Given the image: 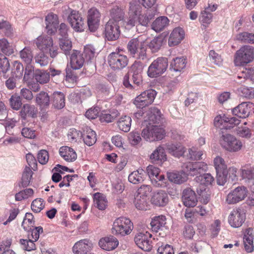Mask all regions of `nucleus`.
<instances>
[{
	"label": "nucleus",
	"mask_w": 254,
	"mask_h": 254,
	"mask_svg": "<svg viewBox=\"0 0 254 254\" xmlns=\"http://www.w3.org/2000/svg\"><path fill=\"white\" fill-rule=\"evenodd\" d=\"M196 182L200 185V188H202V187H206V186L211 185L213 182L214 179L210 174H204L202 175H200L195 178Z\"/></svg>",
	"instance_id": "obj_42"
},
{
	"label": "nucleus",
	"mask_w": 254,
	"mask_h": 254,
	"mask_svg": "<svg viewBox=\"0 0 254 254\" xmlns=\"http://www.w3.org/2000/svg\"><path fill=\"white\" fill-rule=\"evenodd\" d=\"M168 65V62L167 58H158L148 67V75L151 78L160 76L166 70Z\"/></svg>",
	"instance_id": "obj_6"
},
{
	"label": "nucleus",
	"mask_w": 254,
	"mask_h": 254,
	"mask_svg": "<svg viewBox=\"0 0 254 254\" xmlns=\"http://www.w3.org/2000/svg\"><path fill=\"white\" fill-rule=\"evenodd\" d=\"M156 95L154 90H146L135 98L133 103L137 108L142 109L152 103Z\"/></svg>",
	"instance_id": "obj_9"
},
{
	"label": "nucleus",
	"mask_w": 254,
	"mask_h": 254,
	"mask_svg": "<svg viewBox=\"0 0 254 254\" xmlns=\"http://www.w3.org/2000/svg\"><path fill=\"white\" fill-rule=\"evenodd\" d=\"M203 152L202 151H197L195 147L190 148L188 150L187 157L191 160H197L202 159Z\"/></svg>",
	"instance_id": "obj_58"
},
{
	"label": "nucleus",
	"mask_w": 254,
	"mask_h": 254,
	"mask_svg": "<svg viewBox=\"0 0 254 254\" xmlns=\"http://www.w3.org/2000/svg\"><path fill=\"white\" fill-rule=\"evenodd\" d=\"M237 40L251 44H254V34L248 32H242L237 35Z\"/></svg>",
	"instance_id": "obj_52"
},
{
	"label": "nucleus",
	"mask_w": 254,
	"mask_h": 254,
	"mask_svg": "<svg viewBox=\"0 0 254 254\" xmlns=\"http://www.w3.org/2000/svg\"><path fill=\"white\" fill-rule=\"evenodd\" d=\"M228 174V170L216 171L217 184L220 186H223L227 182Z\"/></svg>",
	"instance_id": "obj_62"
},
{
	"label": "nucleus",
	"mask_w": 254,
	"mask_h": 254,
	"mask_svg": "<svg viewBox=\"0 0 254 254\" xmlns=\"http://www.w3.org/2000/svg\"><path fill=\"white\" fill-rule=\"evenodd\" d=\"M185 32L184 30L177 27L175 28L171 33L169 39L168 45L169 46H175L178 45L184 38Z\"/></svg>",
	"instance_id": "obj_23"
},
{
	"label": "nucleus",
	"mask_w": 254,
	"mask_h": 254,
	"mask_svg": "<svg viewBox=\"0 0 254 254\" xmlns=\"http://www.w3.org/2000/svg\"><path fill=\"white\" fill-rule=\"evenodd\" d=\"M164 38L160 36L153 38L148 44V47L153 53L158 51L163 45Z\"/></svg>",
	"instance_id": "obj_43"
},
{
	"label": "nucleus",
	"mask_w": 254,
	"mask_h": 254,
	"mask_svg": "<svg viewBox=\"0 0 254 254\" xmlns=\"http://www.w3.org/2000/svg\"><path fill=\"white\" fill-rule=\"evenodd\" d=\"M169 20L167 17L161 16L157 18L152 24V28L156 32L162 31L169 24Z\"/></svg>",
	"instance_id": "obj_37"
},
{
	"label": "nucleus",
	"mask_w": 254,
	"mask_h": 254,
	"mask_svg": "<svg viewBox=\"0 0 254 254\" xmlns=\"http://www.w3.org/2000/svg\"><path fill=\"white\" fill-rule=\"evenodd\" d=\"M120 23L114 20H109L105 25V32L108 40H116L120 35Z\"/></svg>",
	"instance_id": "obj_15"
},
{
	"label": "nucleus",
	"mask_w": 254,
	"mask_h": 254,
	"mask_svg": "<svg viewBox=\"0 0 254 254\" xmlns=\"http://www.w3.org/2000/svg\"><path fill=\"white\" fill-rule=\"evenodd\" d=\"M146 43L140 40L139 38H133L127 44V49L133 57L144 60L146 58Z\"/></svg>",
	"instance_id": "obj_4"
},
{
	"label": "nucleus",
	"mask_w": 254,
	"mask_h": 254,
	"mask_svg": "<svg viewBox=\"0 0 254 254\" xmlns=\"http://www.w3.org/2000/svg\"><path fill=\"white\" fill-rule=\"evenodd\" d=\"M236 133L239 136L247 139H249L252 136L251 130L246 127H238Z\"/></svg>",
	"instance_id": "obj_63"
},
{
	"label": "nucleus",
	"mask_w": 254,
	"mask_h": 254,
	"mask_svg": "<svg viewBox=\"0 0 254 254\" xmlns=\"http://www.w3.org/2000/svg\"><path fill=\"white\" fill-rule=\"evenodd\" d=\"M22 61L26 64H31L33 55L31 49L29 47H25L19 53Z\"/></svg>",
	"instance_id": "obj_46"
},
{
	"label": "nucleus",
	"mask_w": 254,
	"mask_h": 254,
	"mask_svg": "<svg viewBox=\"0 0 254 254\" xmlns=\"http://www.w3.org/2000/svg\"><path fill=\"white\" fill-rule=\"evenodd\" d=\"M35 62L41 66H46L49 63L48 57L42 51L35 56Z\"/></svg>",
	"instance_id": "obj_59"
},
{
	"label": "nucleus",
	"mask_w": 254,
	"mask_h": 254,
	"mask_svg": "<svg viewBox=\"0 0 254 254\" xmlns=\"http://www.w3.org/2000/svg\"><path fill=\"white\" fill-rule=\"evenodd\" d=\"M142 7L138 4L134 2L129 3V7L128 12V17L126 21L127 26L131 28L138 22V25L147 26L152 16L142 14Z\"/></svg>",
	"instance_id": "obj_1"
},
{
	"label": "nucleus",
	"mask_w": 254,
	"mask_h": 254,
	"mask_svg": "<svg viewBox=\"0 0 254 254\" xmlns=\"http://www.w3.org/2000/svg\"><path fill=\"white\" fill-rule=\"evenodd\" d=\"M234 115L242 118H246L254 114V104L245 102L238 105L232 110Z\"/></svg>",
	"instance_id": "obj_14"
},
{
	"label": "nucleus",
	"mask_w": 254,
	"mask_h": 254,
	"mask_svg": "<svg viewBox=\"0 0 254 254\" xmlns=\"http://www.w3.org/2000/svg\"><path fill=\"white\" fill-rule=\"evenodd\" d=\"M131 121V119L129 116H122L117 122L118 126L121 130L127 132L130 130Z\"/></svg>",
	"instance_id": "obj_38"
},
{
	"label": "nucleus",
	"mask_w": 254,
	"mask_h": 254,
	"mask_svg": "<svg viewBox=\"0 0 254 254\" xmlns=\"http://www.w3.org/2000/svg\"><path fill=\"white\" fill-rule=\"evenodd\" d=\"M108 63L112 68L120 69L127 65L128 59L126 55L113 52L108 56Z\"/></svg>",
	"instance_id": "obj_13"
},
{
	"label": "nucleus",
	"mask_w": 254,
	"mask_h": 254,
	"mask_svg": "<svg viewBox=\"0 0 254 254\" xmlns=\"http://www.w3.org/2000/svg\"><path fill=\"white\" fill-rule=\"evenodd\" d=\"M59 152L60 156L66 162H72L77 158L76 152L70 147L62 146L60 148Z\"/></svg>",
	"instance_id": "obj_26"
},
{
	"label": "nucleus",
	"mask_w": 254,
	"mask_h": 254,
	"mask_svg": "<svg viewBox=\"0 0 254 254\" xmlns=\"http://www.w3.org/2000/svg\"><path fill=\"white\" fill-rule=\"evenodd\" d=\"M146 172L154 186L161 188L167 186L166 179L163 175H160L159 168L153 165H149L146 168Z\"/></svg>",
	"instance_id": "obj_11"
},
{
	"label": "nucleus",
	"mask_w": 254,
	"mask_h": 254,
	"mask_svg": "<svg viewBox=\"0 0 254 254\" xmlns=\"http://www.w3.org/2000/svg\"><path fill=\"white\" fill-rule=\"evenodd\" d=\"M213 164L216 171L227 170L225 161L221 157L217 156L214 158Z\"/></svg>",
	"instance_id": "obj_57"
},
{
	"label": "nucleus",
	"mask_w": 254,
	"mask_h": 254,
	"mask_svg": "<svg viewBox=\"0 0 254 254\" xmlns=\"http://www.w3.org/2000/svg\"><path fill=\"white\" fill-rule=\"evenodd\" d=\"M85 63V59L80 52L74 50L70 57V64L73 69L76 70L81 68Z\"/></svg>",
	"instance_id": "obj_21"
},
{
	"label": "nucleus",
	"mask_w": 254,
	"mask_h": 254,
	"mask_svg": "<svg viewBox=\"0 0 254 254\" xmlns=\"http://www.w3.org/2000/svg\"><path fill=\"white\" fill-rule=\"evenodd\" d=\"M38 110L34 105L25 104L22 106L20 112L21 117L25 120L27 117L35 118L37 117Z\"/></svg>",
	"instance_id": "obj_30"
},
{
	"label": "nucleus",
	"mask_w": 254,
	"mask_h": 254,
	"mask_svg": "<svg viewBox=\"0 0 254 254\" xmlns=\"http://www.w3.org/2000/svg\"><path fill=\"white\" fill-rule=\"evenodd\" d=\"M168 195L163 190H160L154 193L151 199V203L158 206H165L168 203Z\"/></svg>",
	"instance_id": "obj_25"
},
{
	"label": "nucleus",
	"mask_w": 254,
	"mask_h": 254,
	"mask_svg": "<svg viewBox=\"0 0 254 254\" xmlns=\"http://www.w3.org/2000/svg\"><path fill=\"white\" fill-rule=\"evenodd\" d=\"M96 135L95 132L90 128L87 127L84 134V142L88 146L93 145L96 141Z\"/></svg>",
	"instance_id": "obj_44"
},
{
	"label": "nucleus",
	"mask_w": 254,
	"mask_h": 254,
	"mask_svg": "<svg viewBox=\"0 0 254 254\" xmlns=\"http://www.w3.org/2000/svg\"><path fill=\"white\" fill-rule=\"evenodd\" d=\"M133 228V224L130 219L126 217H120L114 221L111 232L114 235L124 236L129 235Z\"/></svg>",
	"instance_id": "obj_2"
},
{
	"label": "nucleus",
	"mask_w": 254,
	"mask_h": 254,
	"mask_svg": "<svg viewBox=\"0 0 254 254\" xmlns=\"http://www.w3.org/2000/svg\"><path fill=\"white\" fill-rule=\"evenodd\" d=\"M51 101L55 108L62 109L65 105V96L61 92H55L53 94Z\"/></svg>",
	"instance_id": "obj_36"
},
{
	"label": "nucleus",
	"mask_w": 254,
	"mask_h": 254,
	"mask_svg": "<svg viewBox=\"0 0 254 254\" xmlns=\"http://www.w3.org/2000/svg\"><path fill=\"white\" fill-rule=\"evenodd\" d=\"M119 241L114 236L105 237L101 239L99 242V246L106 251H112L116 249L119 245Z\"/></svg>",
	"instance_id": "obj_24"
},
{
	"label": "nucleus",
	"mask_w": 254,
	"mask_h": 254,
	"mask_svg": "<svg viewBox=\"0 0 254 254\" xmlns=\"http://www.w3.org/2000/svg\"><path fill=\"white\" fill-rule=\"evenodd\" d=\"M36 45L41 51L48 52V49L54 45L53 40L50 36H40L37 38Z\"/></svg>",
	"instance_id": "obj_27"
},
{
	"label": "nucleus",
	"mask_w": 254,
	"mask_h": 254,
	"mask_svg": "<svg viewBox=\"0 0 254 254\" xmlns=\"http://www.w3.org/2000/svg\"><path fill=\"white\" fill-rule=\"evenodd\" d=\"M169 180L174 183L180 184L185 182L188 179L186 174L184 172L173 171L167 173Z\"/></svg>",
	"instance_id": "obj_32"
},
{
	"label": "nucleus",
	"mask_w": 254,
	"mask_h": 254,
	"mask_svg": "<svg viewBox=\"0 0 254 254\" xmlns=\"http://www.w3.org/2000/svg\"><path fill=\"white\" fill-rule=\"evenodd\" d=\"M166 218L165 216L160 215L153 217L150 223L152 231L157 232L162 230L166 224Z\"/></svg>",
	"instance_id": "obj_35"
},
{
	"label": "nucleus",
	"mask_w": 254,
	"mask_h": 254,
	"mask_svg": "<svg viewBox=\"0 0 254 254\" xmlns=\"http://www.w3.org/2000/svg\"><path fill=\"white\" fill-rule=\"evenodd\" d=\"M151 236L147 231H138L135 236L134 242L140 249L144 251H150L152 248L150 241Z\"/></svg>",
	"instance_id": "obj_12"
},
{
	"label": "nucleus",
	"mask_w": 254,
	"mask_h": 254,
	"mask_svg": "<svg viewBox=\"0 0 254 254\" xmlns=\"http://www.w3.org/2000/svg\"><path fill=\"white\" fill-rule=\"evenodd\" d=\"M45 21L48 34L55 33L59 24L57 15L50 13L46 16Z\"/></svg>",
	"instance_id": "obj_22"
},
{
	"label": "nucleus",
	"mask_w": 254,
	"mask_h": 254,
	"mask_svg": "<svg viewBox=\"0 0 254 254\" xmlns=\"http://www.w3.org/2000/svg\"><path fill=\"white\" fill-rule=\"evenodd\" d=\"M50 99L47 93L41 92L36 97V102L42 107L49 106Z\"/></svg>",
	"instance_id": "obj_47"
},
{
	"label": "nucleus",
	"mask_w": 254,
	"mask_h": 254,
	"mask_svg": "<svg viewBox=\"0 0 254 254\" xmlns=\"http://www.w3.org/2000/svg\"><path fill=\"white\" fill-rule=\"evenodd\" d=\"M101 14L95 8L90 9L87 13V24L89 29L91 32H95L99 27Z\"/></svg>",
	"instance_id": "obj_16"
},
{
	"label": "nucleus",
	"mask_w": 254,
	"mask_h": 254,
	"mask_svg": "<svg viewBox=\"0 0 254 254\" xmlns=\"http://www.w3.org/2000/svg\"><path fill=\"white\" fill-rule=\"evenodd\" d=\"M11 107L15 110H18L22 105L21 97L16 95L11 96L9 99Z\"/></svg>",
	"instance_id": "obj_64"
},
{
	"label": "nucleus",
	"mask_w": 254,
	"mask_h": 254,
	"mask_svg": "<svg viewBox=\"0 0 254 254\" xmlns=\"http://www.w3.org/2000/svg\"><path fill=\"white\" fill-rule=\"evenodd\" d=\"M34 77L36 80L40 84L46 83L50 80L49 73L44 70H36Z\"/></svg>",
	"instance_id": "obj_51"
},
{
	"label": "nucleus",
	"mask_w": 254,
	"mask_h": 254,
	"mask_svg": "<svg viewBox=\"0 0 254 254\" xmlns=\"http://www.w3.org/2000/svg\"><path fill=\"white\" fill-rule=\"evenodd\" d=\"M197 193L200 196L201 201L203 203H207L209 200L210 195L209 190L206 187H202V188H199L197 190Z\"/></svg>",
	"instance_id": "obj_61"
},
{
	"label": "nucleus",
	"mask_w": 254,
	"mask_h": 254,
	"mask_svg": "<svg viewBox=\"0 0 254 254\" xmlns=\"http://www.w3.org/2000/svg\"><path fill=\"white\" fill-rule=\"evenodd\" d=\"M94 204L100 210H104L107 206V200L105 196L97 192L94 194Z\"/></svg>",
	"instance_id": "obj_39"
},
{
	"label": "nucleus",
	"mask_w": 254,
	"mask_h": 254,
	"mask_svg": "<svg viewBox=\"0 0 254 254\" xmlns=\"http://www.w3.org/2000/svg\"><path fill=\"white\" fill-rule=\"evenodd\" d=\"M148 198L136 194L134 197V203L136 208L139 210H146L147 208Z\"/></svg>",
	"instance_id": "obj_48"
},
{
	"label": "nucleus",
	"mask_w": 254,
	"mask_h": 254,
	"mask_svg": "<svg viewBox=\"0 0 254 254\" xmlns=\"http://www.w3.org/2000/svg\"><path fill=\"white\" fill-rule=\"evenodd\" d=\"M59 45L61 49L65 55L68 54L72 48V43L68 37L59 38Z\"/></svg>",
	"instance_id": "obj_54"
},
{
	"label": "nucleus",
	"mask_w": 254,
	"mask_h": 254,
	"mask_svg": "<svg viewBox=\"0 0 254 254\" xmlns=\"http://www.w3.org/2000/svg\"><path fill=\"white\" fill-rule=\"evenodd\" d=\"M128 139L129 143L132 146L139 144L142 140L140 134L137 132L132 131L128 134Z\"/></svg>",
	"instance_id": "obj_60"
},
{
	"label": "nucleus",
	"mask_w": 254,
	"mask_h": 254,
	"mask_svg": "<svg viewBox=\"0 0 254 254\" xmlns=\"http://www.w3.org/2000/svg\"><path fill=\"white\" fill-rule=\"evenodd\" d=\"M242 179L246 182L254 180V168L251 167H243L241 169Z\"/></svg>",
	"instance_id": "obj_49"
},
{
	"label": "nucleus",
	"mask_w": 254,
	"mask_h": 254,
	"mask_svg": "<svg viewBox=\"0 0 254 254\" xmlns=\"http://www.w3.org/2000/svg\"><path fill=\"white\" fill-rule=\"evenodd\" d=\"M110 19L114 20L118 23L123 20L125 17L124 9L118 5L113 6L110 10Z\"/></svg>",
	"instance_id": "obj_33"
},
{
	"label": "nucleus",
	"mask_w": 254,
	"mask_h": 254,
	"mask_svg": "<svg viewBox=\"0 0 254 254\" xmlns=\"http://www.w3.org/2000/svg\"><path fill=\"white\" fill-rule=\"evenodd\" d=\"M222 146L230 152H237L242 147V142L230 134L223 135L221 140Z\"/></svg>",
	"instance_id": "obj_8"
},
{
	"label": "nucleus",
	"mask_w": 254,
	"mask_h": 254,
	"mask_svg": "<svg viewBox=\"0 0 254 254\" xmlns=\"http://www.w3.org/2000/svg\"><path fill=\"white\" fill-rule=\"evenodd\" d=\"M245 218V213L243 210L240 208L233 209L229 216L228 222L232 227L238 228L242 226Z\"/></svg>",
	"instance_id": "obj_17"
},
{
	"label": "nucleus",
	"mask_w": 254,
	"mask_h": 254,
	"mask_svg": "<svg viewBox=\"0 0 254 254\" xmlns=\"http://www.w3.org/2000/svg\"><path fill=\"white\" fill-rule=\"evenodd\" d=\"M165 134V130L160 126L147 124L141 133L143 138L149 142L161 140L164 137Z\"/></svg>",
	"instance_id": "obj_5"
},
{
	"label": "nucleus",
	"mask_w": 254,
	"mask_h": 254,
	"mask_svg": "<svg viewBox=\"0 0 254 254\" xmlns=\"http://www.w3.org/2000/svg\"><path fill=\"white\" fill-rule=\"evenodd\" d=\"M35 221L34 216L31 213H26L25 217L22 223V227L27 231H30L32 228L34 227Z\"/></svg>",
	"instance_id": "obj_45"
},
{
	"label": "nucleus",
	"mask_w": 254,
	"mask_h": 254,
	"mask_svg": "<svg viewBox=\"0 0 254 254\" xmlns=\"http://www.w3.org/2000/svg\"><path fill=\"white\" fill-rule=\"evenodd\" d=\"M186 59L184 58H176L170 64V69L174 71H181L186 67Z\"/></svg>",
	"instance_id": "obj_41"
},
{
	"label": "nucleus",
	"mask_w": 254,
	"mask_h": 254,
	"mask_svg": "<svg viewBox=\"0 0 254 254\" xmlns=\"http://www.w3.org/2000/svg\"><path fill=\"white\" fill-rule=\"evenodd\" d=\"M254 60V48L246 45L242 47L235 55L234 63L236 66L249 64Z\"/></svg>",
	"instance_id": "obj_3"
},
{
	"label": "nucleus",
	"mask_w": 254,
	"mask_h": 254,
	"mask_svg": "<svg viewBox=\"0 0 254 254\" xmlns=\"http://www.w3.org/2000/svg\"><path fill=\"white\" fill-rule=\"evenodd\" d=\"M91 244L88 240H82L76 243L73 247L74 254H86L90 250Z\"/></svg>",
	"instance_id": "obj_29"
},
{
	"label": "nucleus",
	"mask_w": 254,
	"mask_h": 254,
	"mask_svg": "<svg viewBox=\"0 0 254 254\" xmlns=\"http://www.w3.org/2000/svg\"><path fill=\"white\" fill-rule=\"evenodd\" d=\"M24 67L23 65L17 61H15L13 63V69L12 70V76L20 79L23 76Z\"/></svg>",
	"instance_id": "obj_56"
},
{
	"label": "nucleus",
	"mask_w": 254,
	"mask_h": 254,
	"mask_svg": "<svg viewBox=\"0 0 254 254\" xmlns=\"http://www.w3.org/2000/svg\"><path fill=\"white\" fill-rule=\"evenodd\" d=\"M33 194L34 190L32 189H26L16 193L15 199L16 201H21L32 197Z\"/></svg>",
	"instance_id": "obj_55"
},
{
	"label": "nucleus",
	"mask_w": 254,
	"mask_h": 254,
	"mask_svg": "<svg viewBox=\"0 0 254 254\" xmlns=\"http://www.w3.org/2000/svg\"><path fill=\"white\" fill-rule=\"evenodd\" d=\"M165 146L168 152L176 157H180L182 156L185 151V147L180 143H169L166 144Z\"/></svg>",
	"instance_id": "obj_31"
},
{
	"label": "nucleus",
	"mask_w": 254,
	"mask_h": 254,
	"mask_svg": "<svg viewBox=\"0 0 254 254\" xmlns=\"http://www.w3.org/2000/svg\"><path fill=\"white\" fill-rule=\"evenodd\" d=\"M145 176V171L142 169H139L131 173L128 176V179L129 182L137 184L143 182Z\"/></svg>",
	"instance_id": "obj_34"
},
{
	"label": "nucleus",
	"mask_w": 254,
	"mask_h": 254,
	"mask_svg": "<svg viewBox=\"0 0 254 254\" xmlns=\"http://www.w3.org/2000/svg\"><path fill=\"white\" fill-rule=\"evenodd\" d=\"M146 118L145 121L148 122L149 125L162 124L164 121L163 115L156 108H150L146 114Z\"/></svg>",
	"instance_id": "obj_19"
},
{
	"label": "nucleus",
	"mask_w": 254,
	"mask_h": 254,
	"mask_svg": "<svg viewBox=\"0 0 254 254\" xmlns=\"http://www.w3.org/2000/svg\"><path fill=\"white\" fill-rule=\"evenodd\" d=\"M0 51L3 54L9 56L14 53L12 45L5 38L0 39Z\"/></svg>",
	"instance_id": "obj_40"
},
{
	"label": "nucleus",
	"mask_w": 254,
	"mask_h": 254,
	"mask_svg": "<svg viewBox=\"0 0 254 254\" xmlns=\"http://www.w3.org/2000/svg\"><path fill=\"white\" fill-rule=\"evenodd\" d=\"M33 174V172L29 167L26 166L22 176L21 184L22 187L28 186L30 182Z\"/></svg>",
	"instance_id": "obj_53"
},
{
	"label": "nucleus",
	"mask_w": 254,
	"mask_h": 254,
	"mask_svg": "<svg viewBox=\"0 0 254 254\" xmlns=\"http://www.w3.org/2000/svg\"><path fill=\"white\" fill-rule=\"evenodd\" d=\"M68 21L75 31L80 32L83 30L84 22L82 17L78 11L71 10L68 15Z\"/></svg>",
	"instance_id": "obj_18"
},
{
	"label": "nucleus",
	"mask_w": 254,
	"mask_h": 254,
	"mask_svg": "<svg viewBox=\"0 0 254 254\" xmlns=\"http://www.w3.org/2000/svg\"><path fill=\"white\" fill-rule=\"evenodd\" d=\"M150 159L154 163H161L166 160L167 157L164 147L158 146L150 155Z\"/></svg>",
	"instance_id": "obj_28"
},
{
	"label": "nucleus",
	"mask_w": 254,
	"mask_h": 254,
	"mask_svg": "<svg viewBox=\"0 0 254 254\" xmlns=\"http://www.w3.org/2000/svg\"><path fill=\"white\" fill-rule=\"evenodd\" d=\"M119 115L118 111H112L110 113L103 112L100 116V120L101 122L107 123L113 122Z\"/></svg>",
	"instance_id": "obj_50"
},
{
	"label": "nucleus",
	"mask_w": 254,
	"mask_h": 254,
	"mask_svg": "<svg viewBox=\"0 0 254 254\" xmlns=\"http://www.w3.org/2000/svg\"><path fill=\"white\" fill-rule=\"evenodd\" d=\"M182 201L187 207L195 206L197 203V199L194 191L190 188L184 190L183 192Z\"/></svg>",
	"instance_id": "obj_20"
},
{
	"label": "nucleus",
	"mask_w": 254,
	"mask_h": 254,
	"mask_svg": "<svg viewBox=\"0 0 254 254\" xmlns=\"http://www.w3.org/2000/svg\"><path fill=\"white\" fill-rule=\"evenodd\" d=\"M183 172L186 176H195L205 172L207 170V165L204 162H188L182 166Z\"/></svg>",
	"instance_id": "obj_10"
},
{
	"label": "nucleus",
	"mask_w": 254,
	"mask_h": 254,
	"mask_svg": "<svg viewBox=\"0 0 254 254\" xmlns=\"http://www.w3.org/2000/svg\"><path fill=\"white\" fill-rule=\"evenodd\" d=\"M249 191L244 186H240L231 190L227 195L226 201L229 204H236L244 200L248 195Z\"/></svg>",
	"instance_id": "obj_7"
}]
</instances>
